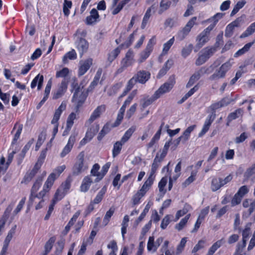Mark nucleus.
<instances>
[{"instance_id": "38", "label": "nucleus", "mask_w": 255, "mask_h": 255, "mask_svg": "<svg viewBox=\"0 0 255 255\" xmlns=\"http://www.w3.org/2000/svg\"><path fill=\"white\" fill-rule=\"evenodd\" d=\"M255 31V22L252 23L246 30L241 34L240 38H243L252 34Z\"/></svg>"}, {"instance_id": "3", "label": "nucleus", "mask_w": 255, "mask_h": 255, "mask_svg": "<svg viewBox=\"0 0 255 255\" xmlns=\"http://www.w3.org/2000/svg\"><path fill=\"white\" fill-rule=\"evenodd\" d=\"M45 175V173L44 174L43 176H40L37 177L36 180L34 182L33 185L31 189L30 195L29 197V199L28 202V206H31L33 205V202H36V200L39 199L41 197L39 195V194H37L36 192L39 189L43 177Z\"/></svg>"}, {"instance_id": "46", "label": "nucleus", "mask_w": 255, "mask_h": 255, "mask_svg": "<svg viewBox=\"0 0 255 255\" xmlns=\"http://www.w3.org/2000/svg\"><path fill=\"white\" fill-rule=\"evenodd\" d=\"M78 135V131L75 129L73 130L68 139V143L66 145H69V146L73 148V145L76 141V139Z\"/></svg>"}, {"instance_id": "54", "label": "nucleus", "mask_w": 255, "mask_h": 255, "mask_svg": "<svg viewBox=\"0 0 255 255\" xmlns=\"http://www.w3.org/2000/svg\"><path fill=\"white\" fill-rule=\"evenodd\" d=\"M34 140V139L32 138L24 146L22 150L21 153L20 154V155L22 158H24L26 152L29 149L31 145L33 143Z\"/></svg>"}, {"instance_id": "29", "label": "nucleus", "mask_w": 255, "mask_h": 255, "mask_svg": "<svg viewBox=\"0 0 255 255\" xmlns=\"http://www.w3.org/2000/svg\"><path fill=\"white\" fill-rule=\"evenodd\" d=\"M40 166L38 165V164H36L33 168V169L29 172L27 173L24 176V180L28 182L31 180L33 177L37 173L38 170L40 168Z\"/></svg>"}, {"instance_id": "39", "label": "nucleus", "mask_w": 255, "mask_h": 255, "mask_svg": "<svg viewBox=\"0 0 255 255\" xmlns=\"http://www.w3.org/2000/svg\"><path fill=\"white\" fill-rule=\"evenodd\" d=\"M152 7V6H151V7H149L144 15V17H143V20H142V23H141V29H144L146 25V24L147 23V22L151 16V8Z\"/></svg>"}, {"instance_id": "58", "label": "nucleus", "mask_w": 255, "mask_h": 255, "mask_svg": "<svg viewBox=\"0 0 255 255\" xmlns=\"http://www.w3.org/2000/svg\"><path fill=\"white\" fill-rule=\"evenodd\" d=\"M167 178L165 177H163L158 183L159 190L160 192H162L163 194H164L166 192V190H164V188L167 184Z\"/></svg>"}, {"instance_id": "59", "label": "nucleus", "mask_w": 255, "mask_h": 255, "mask_svg": "<svg viewBox=\"0 0 255 255\" xmlns=\"http://www.w3.org/2000/svg\"><path fill=\"white\" fill-rule=\"evenodd\" d=\"M207 59L206 58V57L202 54V53H201V52L199 54V56L198 58L196 59L195 62V64L197 66H200L204 63H205L207 61Z\"/></svg>"}, {"instance_id": "9", "label": "nucleus", "mask_w": 255, "mask_h": 255, "mask_svg": "<svg viewBox=\"0 0 255 255\" xmlns=\"http://www.w3.org/2000/svg\"><path fill=\"white\" fill-rule=\"evenodd\" d=\"M56 179V175L55 173H51L46 181L43 190L39 193L40 197H44L49 189L51 187L55 180Z\"/></svg>"}, {"instance_id": "40", "label": "nucleus", "mask_w": 255, "mask_h": 255, "mask_svg": "<svg viewBox=\"0 0 255 255\" xmlns=\"http://www.w3.org/2000/svg\"><path fill=\"white\" fill-rule=\"evenodd\" d=\"M123 144V143L121 141H117L114 144L113 149V156L114 157H115L120 153Z\"/></svg>"}, {"instance_id": "10", "label": "nucleus", "mask_w": 255, "mask_h": 255, "mask_svg": "<svg viewBox=\"0 0 255 255\" xmlns=\"http://www.w3.org/2000/svg\"><path fill=\"white\" fill-rule=\"evenodd\" d=\"M242 20V19L241 17H238L235 20L228 24L225 29V36L226 37H231L233 34L235 28L240 26Z\"/></svg>"}, {"instance_id": "4", "label": "nucleus", "mask_w": 255, "mask_h": 255, "mask_svg": "<svg viewBox=\"0 0 255 255\" xmlns=\"http://www.w3.org/2000/svg\"><path fill=\"white\" fill-rule=\"evenodd\" d=\"M134 54L132 50L129 49L126 54L125 57L121 61V67L118 69V73H122L125 69L131 66L134 62Z\"/></svg>"}, {"instance_id": "6", "label": "nucleus", "mask_w": 255, "mask_h": 255, "mask_svg": "<svg viewBox=\"0 0 255 255\" xmlns=\"http://www.w3.org/2000/svg\"><path fill=\"white\" fill-rule=\"evenodd\" d=\"M212 29L213 25H209L197 36L196 47L198 49L201 48L209 40L208 36Z\"/></svg>"}, {"instance_id": "57", "label": "nucleus", "mask_w": 255, "mask_h": 255, "mask_svg": "<svg viewBox=\"0 0 255 255\" xmlns=\"http://www.w3.org/2000/svg\"><path fill=\"white\" fill-rule=\"evenodd\" d=\"M120 53V49L119 47L116 48L112 51L109 55L108 60L112 62L118 56Z\"/></svg>"}, {"instance_id": "2", "label": "nucleus", "mask_w": 255, "mask_h": 255, "mask_svg": "<svg viewBox=\"0 0 255 255\" xmlns=\"http://www.w3.org/2000/svg\"><path fill=\"white\" fill-rule=\"evenodd\" d=\"M175 75H171L167 81L162 84L159 88L155 92V96H156L158 99L160 96L166 93L169 92L173 87L175 84Z\"/></svg>"}, {"instance_id": "15", "label": "nucleus", "mask_w": 255, "mask_h": 255, "mask_svg": "<svg viewBox=\"0 0 255 255\" xmlns=\"http://www.w3.org/2000/svg\"><path fill=\"white\" fill-rule=\"evenodd\" d=\"M215 118L216 114H210L208 116L207 118L206 119L204 123L202 130L199 133V137L202 136L208 131L210 126L211 125L212 123L215 120Z\"/></svg>"}, {"instance_id": "62", "label": "nucleus", "mask_w": 255, "mask_h": 255, "mask_svg": "<svg viewBox=\"0 0 255 255\" xmlns=\"http://www.w3.org/2000/svg\"><path fill=\"white\" fill-rule=\"evenodd\" d=\"M125 112V111L122 112L121 111V109H120V111L118 115L117 120H116V122H115V123L113 125H112V127H117L121 124V121H122V120L123 119V116H124Z\"/></svg>"}, {"instance_id": "26", "label": "nucleus", "mask_w": 255, "mask_h": 255, "mask_svg": "<svg viewBox=\"0 0 255 255\" xmlns=\"http://www.w3.org/2000/svg\"><path fill=\"white\" fill-rule=\"evenodd\" d=\"M224 243V239L217 241L210 247L206 255H213L217 249H219Z\"/></svg>"}, {"instance_id": "5", "label": "nucleus", "mask_w": 255, "mask_h": 255, "mask_svg": "<svg viewBox=\"0 0 255 255\" xmlns=\"http://www.w3.org/2000/svg\"><path fill=\"white\" fill-rule=\"evenodd\" d=\"M196 20L197 17L194 16L192 17L191 19L188 21L186 25L183 28V29L178 33L177 38L180 41L183 40L189 34L193 26L196 24Z\"/></svg>"}, {"instance_id": "22", "label": "nucleus", "mask_w": 255, "mask_h": 255, "mask_svg": "<svg viewBox=\"0 0 255 255\" xmlns=\"http://www.w3.org/2000/svg\"><path fill=\"white\" fill-rule=\"evenodd\" d=\"M99 130V125H93L88 129L86 134V138L90 140Z\"/></svg>"}, {"instance_id": "24", "label": "nucleus", "mask_w": 255, "mask_h": 255, "mask_svg": "<svg viewBox=\"0 0 255 255\" xmlns=\"http://www.w3.org/2000/svg\"><path fill=\"white\" fill-rule=\"evenodd\" d=\"M202 76L199 70L196 71L190 78L189 81L186 84V88H189L198 81Z\"/></svg>"}, {"instance_id": "8", "label": "nucleus", "mask_w": 255, "mask_h": 255, "mask_svg": "<svg viewBox=\"0 0 255 255\" xmlns=\"http://www.w3.org/2000/svg\"><path fill=\"white\" fill-rule=\"evenodd\" d=\"M232 63L229 61L223 64L217 73L210 76L209 79L213 81L217 79L222 78L225 77L226 72L230 69Z\"/></svg>"}, {"instance_id": "64", "label": "nucleus", "mask_w": 255, "mask_h": 255, "mask_svg": "<svg viewBox=\"0 0 255 255\" xmlns=\"http://www.w3.org/2000/svg\"><path fill=\"white\" fill-rule=\"evenodd\" d=\"M170 215H167L162 219L161 223V225H160V227L162 229H166L167 226H168V225L170 223Z\"/></svg>"}, {"instance_id": "48", "label": "nucleus", "mask_w": 255, "mask_h": 255, "mask_svg": "<svg viewBox=\"0 0 255 255\" xmlns=\"http://www.w3.org/2000/svg\"><path fill=\"white\" fill-rule=\"evenodd\" d=\"M151 50H149L147 48H145L140 54V57L138 60L139 63H142L149 56Z\"/></svg>"}, {"instance_id": "32", "label": "nucleus", "mask_w": 255, "mask_h": 255, "mask_svg": "<svg viewBox=\"0 0 255 255\" xmlns=\"http://www.w3.org/2000/svg\"><path fill=\"white\" fill-rule=\"evenodd\" d=\"M152 177V176L150 175L148 178L146 180L141 189L139 190L141 192H144V194L153 183V179Z\"/></svg>"}, {"instance_id": "55", "label": "nucleus", "mask_w": 255, "mask_h": 255, "mask_svg": "<svg viewBox=\"0 0 255 255\" xmlns=\"http://www.w3.org/2000/svg\"><path fill=\"white\" fill-rule=\"evenodd\" d=\"M144 195V192L138 191L132 197V203L133 205H135L139 202L141 198Z\"/></svg>"}, {"instance_id": "44", "label": "nucleus", "mask_w": 255, "mask_h": 255, "mask_svg": "<svg viewBox=\"0 0 255 255\" xmlns=\"http://www.w3.org/2000/svg\"><path fill=\"white\" fill-rule=\"evenodd\" d=\"M190 216V214L187 215L184 218L181 219L180 222L175 225V229L178 231H181L185 226Z\"/></svg>"}, {"instance_id": "1", "label": "nucleus", "mask_w": 255, "mask_h": 255, "mask_svg": "<svg viewBox=\"0 0 255 255\" xmlns=\"http://www.w3.org/2000/svg\"><path fill=\"white\" fill-rule=\"evenodd\" d=\"M85 153L84 151L79 153L77 157V161L72 168V174L77 176L81 174L88 168V165L84 161Z\"/></svg>"}, {"instance_id": "41", "label": "nucleus", "mask_w": 255, "mask_h": 255, "mask_svg": "<svg viewBox=\"0 0 255 255\" xmlns=\"http://www.w3.org/2000/svg\"><path fill=\"white\" fill-rule=\"evenodd\" d=\"M221 179L220 178H213L211 183V189L213 191H216L222 187Z\"/></svg>"}, {"instance_id": "43", "label": "nucleus", "mask_w": 255, "mask_h": 255, "mask_svg": "<svg viewBox=\"0 0 255 255\" xmlns=\"http://www.w3.org/2000/svg\"><path fill=\"white\" fill-rule=\"evenodd\" d=\"M56 240L54 237H51L46 243L44 246V252L48 254L52 248L53 245Z\"/></svg>"}, {"instance_id": "33", "label": "nucleus", "mask_w": 255, "mask_h": 255, "mask_svg": "<svg viewBox=\"0 0 255 255\" xmlns=\"http://www.w3.org/2000/svg\"><path fill=\"white\" fill-rule=\"evenodd\" d=\"M15 153V151H12V152L8 154V159H7V162H6L5 165L4 166H0V173H2L3 174L6 171L9 164L12 161L13 158L14 154Z\"/></svg>"}, {"instance_id": "61", "label": "nucleus", "mask_w": 255, "mask_h": 255, "mask_svg": "<svg viewBox=\"0 0 255 255\" xmlns=\"http://www.w3.org/2000/svg\"><path fill=\"white\" fill-rule=\"evenodd\" d=\"M137 106V104L135 103L130 107L129 109L128 110L127 112L126 116V118H127L128 119H129L131 118V117L135 113L136 110Z\"/></svg>"}, {"instance_id": "18", "label": "nucleus", "mask_w": 255, "mask_h": 255, "mask_svg": "<svg viewBox=\"0 0 255 255\" xmlns=\"http://www.w3.org/2000/svg\"><path fill=\"white\" fill-rule=\"evenodd\" d=\"M93 60L91 58H89L86 60L81 65L79 69V75H83L90 68L92 65Z\"/></svg>"}, {"instance_id": "31", "label": "nucleus", "mask_w": 255, "mask_h": 255, "mask_svg": "<svg viewBox=\"0 0 255 255\" xmlns=\"http://www.w3.org/2000/svg\"><path fill=\"white\" fill-rule=\"evenodd\" d=\"M243 114V111L241 109H237L235 112L230 113L227 118L228 122H231L232 121L238 118L240 116H242Z\"/></svg>"}, {"instance_id": "13", "label": "nucleus", "mask_w": 255, "mask_h": 255, "mask_svg": "<svg viewBox=\"0 0 255 255\" xmlns=\"http://www.w3.org/2000/svg\"><path fill=\"white\" fill-rule=\"evenodd\" d=\"M133 76L137 82L143 84L150 78V73L145 70H139Z\"/></svg>"}, {"instance_id": "20", "label": "nucleus", "mask_w": 255, "mask_h": 255, "mask_svg": "<svg viewBox=\"0 0 255 255\" xmlns=\"http://www.w3.org/2000/svg\"><path fill=\"white\" fill-rule=\"evenodd\" d=\"M92 182L93 180L90 176L85 177L80 187L81 191L84 192H87L89 190Z\"/></svg>"}, {"instance_id": "7", "label": "nucleus", "mask_w": 255, "mask_h": 255, "mask_svg": "<svg viewBox=\"0 0 255 255\" xmlns=\"http://www.w3.org/2000/svg\"><path fill=\"white\" fill-rule=\"evenodd\" d=\"M66 104L62 102L59 108L55 111L53 119L51 121V124L54 125L53 129V138L58 132V124L57 123L62 112L66 109Z\"/></svg>"}, {"instance_id": "37", "label": "nucleus", "mask_w": 255, "mask_h": 255, "mask_svg": "<svg viewBox=\"0 0 255 255\" xmlns=\"http://www.w3.org/2000/svg\"><path fill=\"white\" fill-rule=\"evenodd\" d=\"M66 194V193L64 191L62 190L60 188H58L57 190L52 201L56 203L58 201L62 199L65 196Z\"/></svg>"}, {"instance_id": "51", "label": "nucleus", "mask_w": 255, "mask_h": 255, "mask_svg": "<svg viewBox=\"0 0 255 255\" xmlns=\"http://www.w3.org/2000/svg\"><path fill=\"white\" fill-rule=\"evenodd\" d=\"M193 45L192 44H190L188 45L185 46L184 47L181 52V55L182 56L186 58L187 57L191 52L192 49H193Z\"/></svg>"}, {"instance_id": "28", "label": "nucleus", "mask_w": 255, "mask_h": 255, "mask_svg": "<svg viewBox=\"0 0 255 255\" xmlns=\"http://www.w3.org/2000/svg\"><path fill=\"white\" fill-rule=\"evenodd\" d=\"M136 127L135 126H132L128 129L123 136L122 137L121 141L123 143L126 142L131 137L134 131L135 130Z\"/></svg>"}, {"instance_id": "60", "label": "nucleus", "mask_w": 255, "mask_h": 255, "mask_svg": "<svg viewBox=\"0 0 255 255\" xmlns=\"http://www.w3.org/2000/svg\"><path fill=\"white\" fill-rule=\"evenodd\" d=\"M214 67L212 65L208 67H202L199 70V71L201 73V75H203L205 74H209L212 73Z\"/></svg>"}, {"instance_id": "47", "label": "nucleus", "mask_w": 255, "mask_h": 255, "mask_svg": "<svg viewBox=\"0 0 255 255\" xmlns=\"http://www.w3.org/2000/svg\"><path fill=\"white\" fill-rule=\"evenodd\" d=\"M224 13L219 12V13H216L215 15H214L213 16H212L210 18L208 19V21H213V23L210 25H213V29L214 28V27H215V26L216 25V24H217V23L218 22L219 20L221 19L223 17V16H224Z\"/></svg>"}, {"instance_id": "52", "label": "nucleus", "mask_w": 255, "mask_h": 255, "mask_svg": "<svg viewBox=\"0 0 255 255\" xmlns=\"http://www.w3.org/2000/svg\"><path fill=\"white\" fill-rule=\"evenodd\" d=\"M246 243L241 242H239L236 246V249L235 252L234 253V255H237L238 254H243L242 253L245 247L246 246Z\"/></svg>"}, {"instance_id": "35", "label": "nucleus", "mask_w": 255, "mask_h": 255, "mask_svg": "<svg viewBox=\"0 0 255 255\" xmlns=\"http://www.w3.org/2000/svg\"><path fill=\"white\" fill-rule=\"evenodd\" d=\"M254 43V42H250L246 44L242 49L239 50L235 54L234 57H237L239 56H241L246 52L248 51L252 46V45Z\"/></svg>"}, {"instance_id": "49", "label": "nucleus", "mask_w": 255, "mask_h": 255, "mask_svg": "<svg viewBox=\"0 0 255 255\" xmlns=\"http://www.w3.org/2000/svg\"><path fill=\"white\" fill-rule=\"evenodd\" d=\"M115 209L114 207H111L109 209V211H108L106 215L104 217V218L103 219V223H105V225H106L109 222L110 218L113 216L115 212Z\"/></svg>"}, {"instance_id": "23", "label": "nucleus", "mask_w": 255, "mask_h": 255, "mask_svg": "<svg viewBox=\"0 0 255 255\" xmlns=\"http://www.w3.org/2000/svg\"><path fill=\"white\" fill-rule=\"evenodd\" d=\"M43 75H40V74L37 75L32 80L31 83V88H34L36 87L37 83L38 82V86H37V89L38 90H40L42 86V83L43 82Z\"/></svg>"}, {"instance_id": "27", "label": "nucleus", "mask_w": 255, "mask_h": 255, "mask_svg": "<svg viewBox=\"0 0 255 255\" xmlns=\"http://www.w3.org/2000/svg\"><path fill=\"white\" fill-rule=\"evenodd\" d=\"M190 209L191 206L187 204H185L182 210H180L177 212L175 215V219L174 221L176 222L181 217L185 215Z\"/></svg>"}, {"instance_id": "17", "label": "nucleus", "mask_w": 255, "mask_h": 255, "mask_svg": "<svg viewBox=\"0 0 255 255\" xmlns=\"http://www.w3.org/2000/svg\"><path fill=\"white\" fill-rule=\"evenodd\" d=\"M67 88V84L65 80H63L57 91L53 94V99H57L62 97Z\"/></svg>"}, {"instance_id": "34", "label": "nucleus", "mask_w": 255, "mask_h": 255, "mask_svg": "<svg viewBox=\"0 0 255 255\" xmlns=\"http://www.w3.org/2000/svg\"><path fill=\"white\" fill-rule=\"evenodd\" d=\"M246 3L245 0H241L237 2L236 4L234 6L233 9L231 13V16H233L236 14L240 9H241Z\"/></svg>"}, {"instance_id": "36", "label": "nucleus", "mask_w": 255, "mask_h": 255, "mask_svg": "<svg viewBox=\"0 0 255 255\" xmlns=\"http://www.w3.org/2000/svg\"><path fill=\"white\" fill-rule=\"evenodd\" d=\"M216 51V49L215 47H206L202 50L201 53H202L206 58L208 59L213 55Z\"/></svg>"}, {"instance_id": "14", "label": "nucleus", "mask_w": 255, "mask_h": 255, "mask_svg": "<svg viewBox=\"0 0 255 255\" xmlns=\"http://www.w3.org/2000/svg\"><path fill=\"white\" fill-rule=\"evenodd\" d=\"M76 45L77 50L80 54V56L82 57L84 53L87 51L89 47V44L86 39L79 38L76 41Z\"/></svg>"}, {"instance_id": "19", "label": "nucleus", "mask_w": 255, "mask_h": 255, "mask_svg": "<svg viewBox=\"0 0 255 255\" xmlns=\"http://www.w3.org/2000/svg\"><path fill=\"white\" fill-rule=\"evenodd\" d=\"M99 17L98 11L95 8H93L90 12V15L86 18V23L91 25L97 21Z\"/></svg>"}, {"instance_id": "21", "label": "nucleus", "mask_w": 255, "mask_h": 255, "mask_svg": "<svg viewBox=\"0 0 255 255\" xmlns=\"http://www.w3.org/2000/svg\"><path fill=\"white\" fill-rule=\"evenodd\" d=\"M158 98L156 96H155L154 94L151 97H147L142 99L140 100V105L141 106V110H142L147 106L151 105L155 100H156Z\"/></svg>"}, {"instance_id": "12", "label": "nucleus", "mask_w": 255, "mask_h": 255, "mask_svg": "<svg viewBox=\"0 0 255 255\" xmlns=\"http://www.w3.org/2000/svg\"><path fill=\"white\" fill-rule=\"evenodd\" d=\"M105 110V105H102L98 106L91 114L90 118L87 121L86 124H91L95 120L99 118L101 115L104 112Z\"/></svg>"}, {"instance_id": "63", "label": "nucleus", "mask_w": 255, "mask_h": 255, "mask_svg": "<svg viewBox=\"0 0 255 255\" xmlns=\"http://www.w3.org/2000/svg\"><path fill=\"white\" fill-rule=\"evenodd\" d=\"M47 150V148H45L44 149L41 151L40 156L38 158L37 162L36 163L38 164V165L40 166V167L41 166V164L44 161V159L45 158Z\"/></svg>"}, {"instance_id": "42", "label": "nucleus", "mask_w": 255, "mask_h": 255, "mask_svg": "<svg viewBox=\"0 0 255 255\" xmlns=\"http://www.w3.org/2000/svg\"><path fill=\"white\" fill-rule=\"evenodd\" d=\"M251 223H248L246 226L245 229L243 231L242 233V242L247 243V240L250 235V230H251Z\"/></svg>"}, {"instance_id": "11", "label": "nucleus", "mask_w": 255, "mask_h": 255, "mask_svg": "<svg viewBox=\"0 0 255 255\" xmlns=\"http://www.w3.org/2000/svg\"><path fill=\"white\" fill-rule=\"evenodd\" d=\"M79 92L80 87H78L76 89L72 98V102L77 103V107L78 108L84 103L88 95L87 93H83V92L79 95Z\"/></svg>"}, {"instance_id": "25", "label": "nucleus", "mask_w": 255, "mask_h": 255, "mask_svg": "<svg viewBox=\"0 0 255 255\" xmlns=\"http://www.w3.org/2000/svg\"><path fill=\"white\" fill-rule=\"evenodd\" d=\"M172 3L173 2L171 0H161L160 3L158 13L161 14L164 11L168 9L171 6Z\"/></svg>"}, {"instance_id": "45", "label": "nucleus", "mask_w": 255, "mask_h": 255, "mask_svg": "<svg viewBox=\"0 0 255 255\" xmlns=\"http://www.w3.org/2000/svg\"><path fill=\"white\" fill-rule=\"evenodd\" d=\"M76 118V115L74 113H71L67 120V129L70 130L74 124V120Z\"/></svg>"}, {"instance_id": "53", "label": "nucleus", "mask_w": 255, "mask_h": 255, "mask_svg": "<svg viewBox=\"0 0 255 255\" xmlns=\"http://www.w3.org/2000/svg\"><path fill=\"white\" fill-rule=\"evenodd\" d=\"M171 140L172 139H170L169 141L166 142L162 150L161 151L160 150L158 152H159V155H160L161 156V158L162 157L165 158V156H166L169 147L170 145V143L171 142Z\"/></svg>"}, {"instance_id": "50", "label": "nucleus", "mask_w": 255, "mask_h": 255, "mask_svg": "<svg viewBox=\"0 0 255 255\" xmlns=\"http://www.w3.org/2000/svg\"><path fill=\"white\" fill-rule=\"evenodd\" d=\"M135 95V93H134V91H133L127 98L126 100L125 101L124 104L121 108V111H124L126 110V107L130 104L131 102L132 101L134 96Z\"/></svg>"}, {"instance_id": "56", "label": "nucleus", "mask_w": 255, "mask_h": 255, "mask_svg": "<svg viewBox=\"0 0 255 255\" xmlns=\"http://www.w3.org/2000/svg\"><path fill=\"white\" fill-rule=\"evenodd\" d=\"M195 127L196 125L190 126L184 131L183 135H182L184 137V142L188 139L190 133L194 130Z\"/></svg>"}, {"instance_id": "30", "label": "nucleus", "mask_w": 255, "mask_h": 255, "mask_svg": "<svg viewBox=\"0 0 255 255\" xmlns=\"http://www.w3.org/2000/svg\"><path fill=\"white\" fill-rule=\"evenodd\" d=\"M107 191V187L105 186L99 192L95 198L92 201L94 204H99L101 202L103 198L104 195L105 194Z\"/></svg>"}, {"instance_id": "16", "label": "nucleus", "mask_w": 255, "mask_h": 255, "mask_svg": "<svg viewBox=\"0 0 255 255\" xmlns=\"http://www.w3.org/2000/svg\"><path fill=\"white\" fill-rule=\"evenodd\" d=\"M164 157H162L159 155V152H157L156 156L153 160V162L152 164L150 174L151 176H153L155 173L156 170L159 166L160 163L163 160Z\"/></svg>"}]
</instances>
